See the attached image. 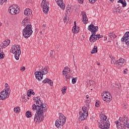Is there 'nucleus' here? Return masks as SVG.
<instances>
[{
	"mask_svg": "<svg viewBox=\"0 0 129 129\" xmlns=\"http://www.w3.org/2000/svg\"><path fill=\"white\" fill-rule=\"evenodd\" d=\"M35 98L38 110L36 111V114L34 115V120L36 123L39 122V121L41 122V121H43V118H44V112L47 111L48 109L46 108V104H43L39 97H36Z\"/></svg>",
	"mask_w": 129,
	"mask_h": 129,
	"instance_id": "nucleus-1",
	"label": "nucleus"
},
{
	"mask_svg": "<svg viewBox=\"0 0 129 129\" xmlns=\"http://www.w3.org/2000/svg\"><path fill=\"white\" fill-rule=\"evenodd\" d=\"M88 30L92 33V35L90 37L89 41L91 43H94V42L97 40L96 32L98 31V26H95L94 25L91 24L88 26Z\"/></svg>",
	"mask_w": 129,
	"mask_h": 129,
	"instance_id": "nucleus-2",
	"label": "nucleus"
},
{
	"mask_svg": "<svg viewBox=\"0 0 129 129\" xmlns=\"http://www.w3.org/2000/svg\"><path fill=\"white\" fill-rule=\"evenodd\" d=\"M100 122H98L99 127L101 129H107L109 128L110 124L109 121L107 119V116L104 114H101L100 115Z\"/></svg>",
	"mask_w": 129,
	"mask_h": 129,
	"instance_id": "nucleus-3",
	"label": "nucleus"
},
{
	"mask_svg": "<svg viewBox=\"0 0 129 129\" xmlns=\"http://www.w3.org/2000/svg\"><path fill=\"white\" fill-rule=\"evenodd\" d=\"M119 121H121L122 123L116 125L118 129H125L126 127L129 128V120L128 121L126 115H123V117H120L119 118Z\"/></svg>",
	"mask_w": 129,
	"mask_h": 129,
	"instance_id": "nucleus-4",
	"label": "nucleus"
},
{
	"mask_svg": "<svg viewBox=\"0 0 129 129\" xmlns=\"http://www.w3.org/2000/svg\"><path fill=\"white\" fill-rule=\"evenodd\" d=\"M22 34L25 39H28V38L31 37L32 34H33V27H32V25L30 24L27 25L23 30Z\"/></svg>",
	"mask_w": 129,
	"mask_h": 129,
	"instance_id": "nucleus-5",
	"label": "nucleus"
},
{
	"mask_svg": "<svg viewBox=\"0 0 129 129\" xmlns=\"http://www.w3.org/2000/svg\"><path fill=\"white\" fill-rule=\"evenodd\" d=\"M59 118L56 120L55 126L56 127H59V126H63V125L66 122V117L63 115V114L59 113Z\"/></svg>",
	"mask_w": 129,
	"mask_h": 129,
	"instance_id": "nucleus-6",
	"label": "nucleus"
},
{
	"mask_svg": "<svg viewBox=\"0 0 129 129\" xmlns=\"http://www.w3.org/2000/svg\"><path fill=\"white\" fill-rule=\"evenodd\" d=\"M9 12L11 15H18L21 10H20V8L18 7L17 5H13L10 6L8 9Z\"/></svg>",
	"mask_w": 129,
	"mask_h": 129,
	"instance_id": "nucleus-7",
	"label": "nucleus"
},
{
	"mask_svg": "<svg viewBox=\"0 0 129 129\" xmlns=\"http://www.w3.org/2000/svg\"><path fill=\"white\" fill-rule=\"evenodd\" d=\"M102 98L104 101H106V102H110L112 100V96H111L110 93L106 91H104L102 93Z\"/></svg>",
	"mask_w": 129,
	"mask_h": 129,
	"instance_id": "nucleus-8",
	"label": "nucleus"
},
{
	"mask_svg": "<svg viewBox=\"0 0 129 129\" xmlns=\"http://www.w3.org/2000/svg\"><path fill=\"white\" fill-rule=\"evenodd\" d=\"M41 7L43 9V12L44 14H48L49 12V2H46V0H43L41 4Z\"/></svg>",
	"mask_w": 129,
	"mask_h": 129,
	"instance_id": "nucleus-9",
	"label": "nucleus"
},
{
	"mask_svg": "<svg viewBox=\"0 0 129 129\" xmlns=\"http://www.w3.org/2000/svg\"><path fill=\"white\" fill-rule=\"evenodd\" d=\"M122 42H125L127 46H129V32H126L121 39Z\"/></svg>",
	"mask_w": 129,
	"mask_h": 129,
	"instance_id": "nucleus-10",
	"label": "nucleus"
},
{
	"mask_svg": "<svg viewBox=\"0 0 129 129\" xmlns=\"http://www.w3.org/2000/svg\"><path fill=\"white\" fill-rule=\"evenodd\" d=\"M9 92L8 91H2L0 93L1 100H5L9 96Z\"/></svg>",
	"mask_w": 129,
	"mask_h": 129,
	"instance_id": "nucleus-11",
	"label": "nucleus"
},
{
	"mask_svg": "<svg viewBox=\"0 0 129 129\" xmlns=\"http://www.w3.org/2000/svg\"><path fill=\"white\" fill-rule=\"evenodd\" d=\"M34 75L38 81H40L41 80V79H43V75H42V73L40 71L35 72Z\"/></svg>",
	"mask_w": 129,
	"mask_h": 129,
	"instance_id": "nucleus-12",
	"label": "nucleus"
},
{
	"mask_svg": "<svg viewBox=\"0 0 129 129\" xmlns=\"http://www.w3.org/2000/svg\"><path fill=\"white\" fill-rule=\"evenodd\" d=\"M62 75L64 76L66 81H67V82H68V81H70V78H71V77H72L71 76H70L68 74V72H67V71H65V70L63 71Z\"/></svg>",
	"mask_w": 129,
	"mask_h": 129,
	"instance_id": "nucleus-13",
	"label": "nucleus"
},
{
	"mask_svg": "<svg viewBox=\"0 0 129 129\" xmlns=\"http://www.w3.org/2000/svg\"><path fill=\"white\" fill-rule=\"evenodd\" d=\"M55 2L58 6L60 7V9L65 10V4H64L63 0H55Z\"/></svg>",
	"mask_w": 129,
	"mask_h": 129,
	"instance_id": "nucleus-14",
	"label": "nucleus"
},
{
	"mask_svg": "<svg viewBox=\"0 0 129 129\" xmlns=\"http://www.w3.org/2000/svg\"><path fill=\"white\" fill-rule=\"evenodd\" d=\"M79 118L81 120H84V119H86V118H87V116H88V113H83L82 112H79Z\"/></svg>",
	"mask_w": 129,
	"mask_h": 129,
	"instance_id": "nucleus-15",
	"label": "nucleus"
},
{
	"mask_svg": "<svg viewBox=\"0 0 129 129\" xmlns=\"http://www.w3.org/2000/svg\"><path fill=\"white\" fill-rule=\"evenodd\" d=\"M49 68L48 66L45 67L43 69L42 68L41 70H40L39 71L42 74V75H46L48 73V72L49 71Z\"/></svg>",
	"mask_w": 129,
	"mask_h": 129,
	"instance_id": "nucleus-16",
	"label": "nucleus"
},
{
	"mask_svg": "<svg viewBox=\"0 0 129 129\" xmlns=\"http://www.w3.org/2000/svg\"><path fill=\"white\" fill-rule=\"evenodd\" d=\"M82 16L84 24H87V22H88V19L87 18V16H86V13H85V12L84 11L82 12Z\"/></svg>",
	"mask_w": 129,
	"mask_h": 129,
	"instance_id": "nucleus-17",
	"label": "nucleus"
},
{
	"mask_svg": "<svg viewBox=\"0 0 129 129\" xmlns=\"http://www.w3.org/2000/svg\"><path fill=\"white\" fill-rule=\"evenodd\" d=\"M14 53H18V52H21V46L20 45H13Z\"/></svg>",
	"mask_w": 129,
	"mask_h": 129,
	"instance_id": "nucleus-18",
	"label": "nucleus"
},
{
	"mask_svg": "<svg viewBox=\"0 0 129 129\" xmlns=\"http://www.w3.org/2000/svg\"><path fill=\"white\" fill-rule=\"evenodd\" d=\"M43 83H48L50 86H53V81L49 79H45L42 81Z\"/></svg>",
	"mask_w": 129,
	"mask_h": 129,
	"instance_id": "nucleus-19",
	"label": "nucleus"
},
{
	"mask_svg": "<svg viewBox=\"0 0 129 129\" xmlns=\"http://www.w3.org/2000/svg\"><path fill=\"white\" fill-rule=\"evenodd\" d=\"M86 98L87 99L86 100V101H85V104L86 106H88V107H89V106H90V102H91V100H90V99H89V95H87L86 96Z\"/></svg>",
	"mask_w": 129,
	"mask_h": 129,
	"instance_id": "nucleus-20",
	"label": "nucleus"
},
{
	"mask_svg": "<svg viewBox=\"0 0 129 129\" xmlns=\"http://www.w3.org/2000/svg\"><path fill=\"white\" fill-rule=\"evenodd\" d=\"M24 14L25 16L31 15L32 14V10L29 8H27L24 11Z\"/></svg>",
	"mask_w": 129,
	"mask_h": 129,
	"instance_id": "nucleus-21",
	"label": "nucleus"
},
{
	"mask_svg": "<svg viewBox=\"0 0 129 129\" xmlns=\"http://www.w3.org/2000/svg\"><path fill=\"white\" fill-rule=\"evenodd\" d=\"M123 61H124V59L123 58H120L118 60H117V61H115L116 65H120V66H121L122 65H123Z\"/></svg>",
	"mask_w": 129,
	"mask_h": 129,
	"instance_id": "nucleus-22",
	"label": "nucleus"
},
{
	"mask_svg": "<svg viewBox=\"0 0 129 129\" xmlns=\"http://www.w3.org/2000/svg\"><path fill=\"white\" fill-rule=\"evenodd\" d=\"M117 3L121 4L122 5V8H125L126 7V1L125 0H119L117 1Z\"/></svg>",
	"mask_w": 129,
	"mask_h": 129,
	"instance_id": "nucleus-23",
	"label": "nucleus"
},
{
	"mask_svg": "<svg viewBox=\"0 0 129 129\" xmlns=\"http://www.w3.org/2000/svg\"><path fill=\"white\" fill-rule=\"evenodd\" d=\"M71 6L68 5L66 9V12H67L68 15H70L71 14Z\"/></svg>",
	"mask_w": 129,
	"mask_h": 129,
	"instance_id": "nucleus-24",
	"label": "nucleus"
},
{
	"mask_svg": "<svg viewBox=\"0 0 129 129\" xmlns=\"http://www.w3.org/2000/svg\"><path fill=\"white\" fill-rule=\"evenodd\" d=\"M11 43V40L9 39H7L5 40L4 43L3 45H4V48H6V47H7V46H9Z\"/></svg>",
	"mask_w": 129,
	"mask_h": 129,
	"instance_id": "nucleus-25",
	"label": "nucleus"
},
{
	"mask_svg": "<svg viewBox=\"0 0 129 129\" xmlns=\"http://www.w3.org/2000/svg\"><path fill=\"white\" fill-rule=\"evenodd\" d=\"M15 58L16 60H19L20 59V55H21V52H14Z\"/></svg>",
	"mask_w": 129,
	"mask_h": 129,
	"instance_id": "nucleus-26",
	"label": "nucleus"
},
{
	"mask_svg": "<svg viewBox=\"0 0 129 129\" xmlns=\"http://www.w3.org/2000/svg\"><path fill=\"white\" fill-rule=\"evenodd\" d=\"M79 27H78L74 29V28H72V32L73 33H74V34H76L79 32Z\"/></svg>",
	"mask_w": 129,
	"mask_h": 129,
	"instance_id": "nucleus-27",
	"label": "nucleus"
},
{
	"mask_svg": "<svg viewBox=\"0 0 129 129\" xmlns=\"http://www.w3.org/2000/svg\"><path fill=\"white\" fill-rule=\"evenodd\" d=\"M91 53V54H95V53H97V46H94V48L92 50Z\"/></svg>",
	"mask_w": 129,
	"mask_h": 129,
	"instance_id": "nucleus-28",
	"label": "nucleus"
},
{
	"mask_svg": "<svg viewBox=\"0 0 129 129\" xmlns=\"http://www.w3.org/2000/svg\"><path fill=\"white\" fill-rule=\"evenodd\" d=\"M121 12H122V8H120V7H118L116 8V13H117V14H120V13H121Z\"/></svg>",
	"mask_w": 129,
	"mask_h": 129,
	"instance_id": "nucleus-29",
	"label": "nucleus"
},
{
	"mask_svg": "<svg viewBox=\"0 0 129 129\" xmlns=\"http://www.w3.org/2000/svg\"><path fill=\"white\" fill-rule=\"evenodd\" d=\"M26 117H28V118H29L32 116V113L30 111H27L26 113Z\"/></svg>",
	"mask_w": 129,
	"mask_h": 129,
	"instance_id": "nucleus-30",
	"label": "nucleus"
},
{
	"mask_svg": "<svg viewBox=\"0 0 129 129\" xmlns=\"http://www.w3.org/2000/svg\"><path fill=\"white\" fill-rule=\"evenodd\" d=\"M72 78V83L73 84H75V83H76L77 81V78H74L73 77H71Z\"/></svg>",
	"mask_w": 129,
	"mask_h": 129,
	"instance_id": "nucleus-31",
	"label": "nucleus"
},
{
	"mask_svg": "<svg viewBox=\"0 0 129 129\" xmlns=\"http://www.w3.org/2000/svg\"><path fill=\"white\" fill-rule=\"evenodd\" d=\"M32 110H36V112L37 113V110H38V106L36 104H34L32 105Z\"/></svg>",
	"mask_w": 129,
	"mask_h": 129,
	"instance_id": "nucleus-32",
	"label": "nucleus"
},
{
	"mask_svg": "<svg viewBox=\"0 0 129 129\" xmlns=\"http://www.w3.org/2000/svg\"><path fill=\"white\" fill-rule=\"evenodd\" d=\"M82 110H83V112L84 113H88V111H87V108L85 106H83L82 107Z\"/></svg>",
	"mask_w": 129,
	"mask_h": 129,
	"instance_id": "nucleus-33",
	"label": "nucleus"
},
{
	"mask_svg": "<svg viewBox=\"0 0 129 129\" xmlns=\"http://www.w3.org/2000/svg\"><path fill=\"white\" fill-rule=\"evenodd\" d=\"M109 37L111 38L112 39V38L113 39H114V37H115V35H114V33L113 32H110L109 34Z\"/></svg>",
	"mask_w": 129,
	"mask_h": 129,
	"instance_id": "nucleus-34",
	"label": "nucleus"
},
{
	"mask_svg": "<svg viewBox=\"0 0 129 129\" xmlns=\"http://www.w3.org/2000/svg\"><path fill=\"white\" fill-rule=\"evenodd\" d=\"M33 90L30 89L29 90L27 93V95L28 96V97H31V96H32V92H33Z\"/></svg>",
	"mask_w": 129,
	"mask_h": 129,
	"instance_id": "nucleus-35",
	"label": "nucleus"
},
{
	"mask_svg": "<svg viewBox=\"0 0 129 129\" xmlns=\"http://www.w3.org/2000/svg\"><path fill=\"white\" fill-rule=\"evenodd\" d=\"M28 18H25L22 21V23H23L24 26H26L27 25V23H28Z\"/></svg>",
	"mask_w": 129,
	"mask_h": 129,
	"instance_id": "nucleus-36",
	"label": "nucleus"
},
{
	"mask_svg": "<svg viewBox=\"0 0 129 129\" xmlns=\"http://www.w3.org/2000/svg\"><path fill=\"white\" fill-rule=\"evenodd\" d=\"M14 110L15 112H20L21 109L20 108V107H17L16 108H14Z\"/></svg>",
	"mask_w": 129,
	"mask_h": 129,
	"instance_id": "nucleus-37",
	"label": "nucleus"
},
{
	"mask_svg": "<svg viewBox=\"0 0 129 129\" xmlns=\"http://www.w3.org/2000/svg\"><path fill=\"white\" fill-rule=\"evenodd\" d=\"M66 90H67V87H63V88L61 89V92L63 94H65V93L66 92Z\"/></svg>",
	"mask_w": 129,
	"mask_h": 129,
	"instance_id": "nucleus-38",
	"label": "nucleus"
},
{
	"mask_svg": "<svg viewBox=\"0 0 129 129\" xmlns=\"http://www.w3.org/2000/svg\"><path fill=\"white\" fill-rule=\"evenodd\" d=\"M5 86H6V91H9L10 92V87L9 86V85L8 84V83H6L5 84Z\"/></svg>",
	"mask_w": 129,
	"mask_h": 129,
	"instance_id": "nucleus-39",
	"label": "nucleus"
},
{
	"mask_svg": "<svg viewBox=\"0 0 129 129\" xmlns=\"http://www.w3.org/2000/svg\"><path fill=\"white\" fill-rule=\"evenodd\" d=\"M5 58V53L4 52H0V59H4Z\"/></svg>",
	"mask_w": 129,
	"mask_h": 129,
	"instance_id": "nucleus-40",
	"label": "nucleus"
},
{
	"mask_svg": "<svg viewBox=\"0 0 129 129\" xmlns=\"http://www.w3.org/2000/svg\"><path fill=\"white\" fill-rule=\"evenodd\" d=\"M65 71H67L68 73H69L70 72V69L68 68V67H65L64 69L63 70Z\"/></svg>",
	"mask_w": 129,
	"mask_h": 129,
	"instance_id": "nucleus-41",
	"label": "nucleus"
},
{
	"mask_svg": "<svg viewBox=\"0 0 129 129\" xmlns=\"http://www.w3.org/2000/svg\"><path fill=\"white\" fill-rule=\"evenodd\" d=\"M8 0H0V5H4V3H7Z\"/></svg>",
	"mask_w": 129,
	"mask_h": 129,
	"instance_id": "nucleus-42",
	"label": "nucleus"
},
{
	"mask_svg": "<svg viewBox=\"0 0 129 129\" xmlns=\"http://www.w3.org/2000/svg\"><path fill=\"white\" fill-rule=\"evenodd\" d=\"M97 39H101V38H103V35H101L100 34H97Z\"/></svg>",
	"mask_w": 129,
	"mask_h": 129,
	"instance_id": "nucleus-43",
	"label": "nucleus"
},
{
	"mask_svg": "<svg viewBox=\"0 0 129 129\" xmlns=\"http://www.w3.org/2000/svg\"><path fill=\"white\" fill-rule=\"evenodd\" d=\"M96 1L97 0H89L90 4H95V2H96Z\"/></svg>",
	"mask_w": 129,
	"mask_h": 129,
	"instance_id": "nucleus-44",
	"label": "nucleus"
},
{
	"mask_svg": "<svg viewBox=\"0 0 129 129\" xmlns=\"http://www.w3.org/2000/svg\"><path fill=\"white\" fill-rule=\"evenodd\" d=\"M93 83H94V81H93L92 80L89 81V84H90V86H91L92 85H93Z\"/></svg>",
	"mask_w": 129,
	"mask_h": 129,
	"instance_id": "nucleus-45",
	"label": "nucleus"
},
{
	"mask_svg": "<svg viewBox=\"0 0 129 129\" xmlns=\"http://www.w3.org/2000/svg\"><path fill=\"white\" fill-rule=\"evenodd\" d=\"M96 107H99V101H96L95 103Z\"/></svg>",
	"mask_w": 129,
	"mask_h": 129,
	"instance_id": "nucleus-46",
	"label": "nucleus"
},
{
	"mask_svg": "<svg viewBox=\"0 0 129 129\" xmlns=\"http://www.w3.org/2000/svg\"><path fill=\"white\" fill-rule=\"evenodd\" d=\"M111 62L112 64H116V63H115V62H117V61L115 60L112 59Z\"/></svg>",
	"mask_w": 129,
	"mask_h": 129,
	"instance_id": "nucleus-47",
	"label": "nucleus"
},
{
	"mask_svg": "<svg viewBox=\"0 0 129 129\" xmlns=\"http://www.w3.org/2000/svg\"><path fill=\"white\" fill-rule=\"evenodd\" d=\"M63 22H64V23H66V22H67V18H66V17H64L63 18Z\"/></svg>",
	"mask_w": 129,
	"mask_h": 129,
	"instance_id": "nucleus-48",
	"label": "nucleus"
},
{
	"mask_svg": "<svg viewBox=\"0 0 129 129\" xmlns=\"http://www.w3.org/2000/svg\"><path fill=\"white\" fill-rule=\"evenodd\" d=\"M21 71L23 72V71H25L26 70V68H25V67H23L22 69H21Z\"/></svg>",
	"mask_w": 129,
	"mask_h": 129,
	"instance_id": "nucleus-49",
	"label": "nucleus"
},
{
	"mask_svg": "<svg viewBox=\"0 0 129 129\" xmlns=\"http://www.w3.org/2000/svg\"><path fill=\"white\" fill-rule=\"evenodd\" d=\"M79 4H83V0H78Z\"/></svg>",
	"mask_w": 129,
	"mask_h": 129,
	"instance_id": "nucleus-50",
	"label": "nucleus"
},
{
	"mask_svg": "<svg viewBox=\"0 0 129 129\" xmlns=\"http://www.w3.org/2000/svg\"><path fill=\"white\" fill-rule=\"evenodd\" d=\"M126 71H127V69H125L124 70V72H123L124 74H127Z\"/></svg>",
	"mask_w": 129,
	"mask_h": 129,
	"instance_id": "nucleus-51",
	"label": "nucleus"
},
{
	"mask_svg": "<svg viewBox=\"0 0 129 129\" xmlns=\"http://www.w3.org/2000/svg\"><path fill=\"white\" fill-rule=\"evenodd\" d=\"M14 48H12L11 50H10V53H13L14 54Z\"/></svg>",
	"mask_w": 129,
	"mask_h": 129,
	"instance_id": "nucleus-52",
	"label": "nucleus"
},
{
	"mask_svg": "<svg viewBox=\"0 0 129 129\" xmlns=\"http://www.w3.org/2000/svg\"><path fill=\"white\" fill-rule=\"evenodd\" d=\"M74 25H75V26L73 28H74V29H75L76 28V21L74 22Z\"/></svg>",
	"mask_w": 129,
	"mask_h": 129,
	"instance_id": "nucleus-53",
	"label": "nucleus"
},
{
	"mask_svg": "<svg viewBox=\"0 0 129 129\" xmlns=\"http://www.w3.org/2000/svg\"><path fill=\"white\" fill-rule=\"evenodd\" d=\"M118 124H121L120 122L119 121H117L116 125H118Z\"/></svg>",
	"mask_w": 129,
	"mask_h": 129,
	"instance_id": "nucleus-54",
	"label": "nucleus"
},
{
	"mask_svg": "<svg viewBox=\"0 0 129 129\" xmlns=\"http://www.w3.org/2000/svg\"><path fill=\"white\" fill-rule=\"evenodd\" d=\"M42 28H43V29H45V28H46V25L43 24V25H42Z\"/></svg>",
	"mask_w": 129,
	"mask_h": 129,
	"instance_id": "nucleus-55",
	"label": "nucleus"
},
{
	"mask_svg": "<svg viewBox=\"0 0 129 129\" xmlns=\"http://www.w3.org/2000/svg\"><path fill=\"white\" fill-rule=\"evenodd\" d=\"M43 33H44V30H42V31H40V34L41 35H42V34H43Z\"/></svg>",
	"mask_w": 129,
	"mask_h": 129,
	"instance_id": "nucleus-56",
	"label": "nucleus"
},
{
	"mask_svg": "<svg viewBox=\"0 0 129 129\" xmlns=\"http://www.w3.org/2000/svg\"><path fill=\"white\" fill-rule=\"evenodd\" d=\"M4 46L5 45H4V43L2 45H1V47L2 49L4 48Z\"/></svg>",
	"mask_w": 129,
	"mask_h": 129,
	"instance_id": "nucleus-57",
	"label": "nucleus"
},
{
	"mask_svg": "<svg viewBox=\"0 0 129 129\" xmlns=\"http://www.w3.org/2000/svg\"><path fill=\"white\" fill-rule=\"evenodd\" d=\"M31 94H32V95H35V92H32Z\"/></svg>",
	"mask_w": 129,
	"mask_h": 129,
	"instance_id": "nucleus-58",
	"label": "nucleus"
},
{
	"mask_svg": "<svg viewBox=\"0 0 129 129\" xmlns=\"http://www.w3.org/2000/svg\"><path fill=\"white\" fill-rule=\"evenodd\" d=\"M110 2H111V3H113V2H114V0H110Z\"/></svg>",
	"mask_w": 129,
	"mask_h": 129,
	"instance_id": "nucleus-59",
	"label": "nucleus"
},
{
	"mask_svg": "<svg viewBox=\"0 0 129 129\" xmlns=\"http://www.w3.org/2000/svg\"><path fill=\"white\" fill-rule=\"evenodd\" d=\"M33 100H34L35 101H36V98H35L33 99Z\"/></svg>",
	"mask_w": 129,
	"mask_h": 129,
	"instance_id": "nucleus-60",
	"label": "nucleus"
},
{
	"mask_svg": "<svg viewBox=\"0 0 129 129\" xmlns=\"http://www.w3.org/2000/svg\"><path fill=\"white\" fill-rule=\"evenodd\" d=\"M3 25V23H0V26Z\"/></svg>",
	"mask_w": 129,
	"mask_h": 129,
	"instance_id": "nucleus-61",
	"label": "nucleus"
},
{
	"mask_svg": "<svg viewBox=\"0 0 129 129\" xmlns=\"http://www.w3.org/2000/svg\"><path fill=\"white\" fill-rule=\"evenodd\" d=\"M100 63H97V65H100Z\"/></svg>",
	"mask_w": 129,
	"mask_h": 129,
	"instance_id": "nucleus-62",
	"label": "nucleus"
},
{
	"mask_svg": "<svg viewBox=\"0 0 129 129\" xmlns=\"http://www.w3.org/2000/svg\"><path fill=\"white\" fill-rule=\"evenodd\" d=\"M73 58H74V56H73Z\"/></svg>",
	"mask_w": 129,
	"mask_h": 129,
	"instance_id": "nucleus-63",
	"label": "nucleus"
},
{
	"mask_svg": "<svg viewBox=\"0 0 129 129\" xmlns=\"http://www.w3.org/2000/svg\"><path fill=\"white\" fill-rule=\"evenodd\" d=\"M0 52H1V48H0Z\"/></svg>",
	"mask_w": 129,
	"mask_h": 129,
	"instance_id": "nucleus-64",
	"label": "nucleus"
}]
</instances>
